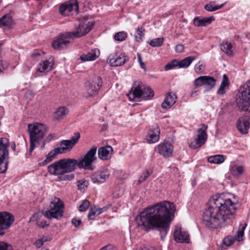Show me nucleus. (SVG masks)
<instances>
[{
  "label": "nucleus",
  "instance_id": "nucleus-1",
  "mask_svg": "<svg viewBox=\"0 0 250 250\" xmlns=\"http://www.w3.org/2000/svg\"><path fill=\"white\" fill-rule=\"evenodd\" d=\"M175 210L176 207L172 203L167 201L158 203L145 209L136 217L137 226L146 231L156 229L164 240L169 230Z\"/></svg>",
  "mask_w": 250,
  "mask_h": 250
},
{
  "label": "nucleus",
  "instance_id": "nucleus-2",
  "mask_svg": "<svg viewBox=\"0 0 250 250\" xmlns=\"http://www.w3.org/2000/svg\"><path fill=\"white\" fill-rule=\"evenodd\" d=\"M236 210V204L223 195L213 196L202 215V222L207 228L217 229L225 225L228 219L232 218Z\"/></svg>",
  "mask_w": 250,
  "mask_h": 250
},
{
  "label": "nucleus",
  "instance_id": "nucleus-3",
  "mask_svg": "<svg viewBox=\"0 0 250 250\" xmlns=\"http://www.w3.org/2000/svg\"><path fill=\"white\" fill-rule=\"evenodd\" d=\"M96 147L91 148L79 161L75 159H62L48 167V172L57 176L60 181H71L74 178L72 173L77 167L80 168L93 170L94 167L92 163L97 160Z\"/></svg>",
  "mask_w": 250,
  "mask_h": 250
},
{
  "label": "nucleus",
  "instance_id": "nucleus-4",
  "mask_svg": "<svg viewBox=\"0 0 250 250\" xmlns=\"http://www.w3.org/2000/svg\"><path fill=\"white\" fill-rule=\"evenodd\" d=\"M93 26V24L87 20L80 21L79 24L73 32H67L60 34L58 38L52 42V47L55 49H62L66 47L70 43L68 39L80 38L87 34Z\"/></svg>",
  "mask_w": 250,
  "mask_h": 250
},
{
  "label": "nucleus",
  "instance_id": "nucleus-5",
  "mask_svg": "<svg viewBox=\"0 0 250 250\" xmlns=\"http://www.w3.org/2000/svg\"><path fill=\"white\" fill-rule=\"evenodd\" d=\"M28 130L30 134V147L29 153L31 154L36 146L44 138L47 130L46 126L42 124L34 123L29 124Z\"/></svg>",
  "mask_w": 250,
  "mask_h": 250
},
{
  "label": "nucleus",
  "instance_id": "nucleus-6",
  "mask_svg": "<svg viewBox=\"0 0 250 250\" xmlns=\"http://www.w3.org/2000/svg\"><path fill=\"white\" fill-rule=\"evenodd\" d=\"M236 101L240 110L250 112V80L240 87Z\"/></svg>",
  "mask_w": 250,
  "mask_h": 250
},
{
  "label": "nucleus",
  "instance_id": "nucleus-7",
  "mask_svg": "<svg viewBox=\"0 0 250 250\" xmlns=\"http://www.w3.org/2000/svg\"><path fill=\"white\" fill-rule=\"evenodd\" d=\"M64 204L62 201L57 197H54L50 202L49 209L45 211L44 216L49 219H58L62 217Z\"/></svg>",
  "mask_w": 250,
  "mask_h": 250
},
{
  "label": "nucleus",
  "instance_id": "nucleus-8",
  "mask_svg": "<svg viewBox=\"0 0 250 250\" xmlns=\"http://www.w3.org/2000/svg\"><path fill=\"white\" fill-rule=\"evenodd\" d=\"M154 96V92L149 87H146L138 83H135L131 88L128 96L130 100L139 98L143 96L145 100L150 99Z\"/></svg>",
  "mask_w": 250,
  "mask_h": 250
},
{
  "label": "nucleus",
  "instance_id": "nucleus-9",
  "mask_svg": "<svg viewBox=\"0 0 250 250\" xmlns=\"http://www.w3.org/2000/svg\"><path fill=\"white\" fill-rule=\"evenodd\" d=\"M102 83V79L99 76H95L90 78L84 84V96L89 97L96 94L100 90Z\"/></svg>",
  "mask_w": 250,
  "mask_h": 250
},
{
  "label": "nucleus",
  "instance_id": "nucleus-10",
  "mask_svg": "<svg viewBox=\"0 0 250 250\" xmlns=\"http://www.w3.org/2000/svg\"><path fill=\"white\" fill-rule=\"evenodd\" d=\"M9 140L6 138H0V173H4L7 169Z\"/></svg>",
  "mask_w": 250,
  "mask_h": 250
},
{
  "label": "nucleus",
  "instance_id": "nucleus-11",
  "mask_svg": "<svg viewBox=\"0 0 250 250\" xmlns=\"http://www.w3.org/2000/svg\"><path fill=\"white\" fill-rule=\"evenodd\" d=\"M247 224H241L238 229L236 231L234 236L228 235L223 240V243L227 247L233 245L235 241L241 242L244 240V230L246 228Z\"/></svg>",
  "mask_w": 250,
  "mask_h": 250
},
{
  "label": "nucleus",
  "instance_id": "nucleus-12",
  "mask_svg": "<svg viewBox=\"0 0 250 250\" xmlns=\"http://www.w3.org/2000/svg\"><path fill=\"white\" fill-rule=\"evenodd\" d=\"M207 128L208 126L205 125H201V127L197 130L198 135L195 139V142L189 143V146L191 148L195 149L200 147L206 143L208 138V135L206 133Z\"/></svg>",
  "mask_w": 250,
  "mask_h": 250
},
{
  "label": "nucleus",
  "instance_id": "nucleus-13",
  "mask_svg": "<svg viewBox=\"0 0 250 250\" xmlns=\"http://www.w3.org/2000/svg\"><path fill=\"white\" fill-rule=\"evenodd\" d=\"M13 216L6 212H0V236L4 234V230L8 229L13 223Z\"/></svg>",
  "mask_w": 250,
  "mask_h": 250
},
{
  "label": "nucleus",
  "instance_id": "nucleus-14",
  "mask_svg": "<svg viewBox=\"0 0 250 250\" xmlns=\"http://www.w3.org/2000/svg\"><path fill=\"white\" fill-rule=\"evenodd\" d=\"M127 60V56L124 53H112L110 54L107 59V62L112 67L123 65Z\"/></svg>",
  "mask_w": 250,
  "mask_h": 250
},
{
  "label": "nucleus",
  "instance_id": "nucleus-15",
  "mask_svg": "<svg viewBox=\"0 0 250 250\" xmlns=\"http://www.w3.org/2000/svg\"><path fill=\"white\" fill-rule=\"evenodd\" d=\"M174 240L179 243H188L189 235L186 231L183 230L180 227H176L174 231Z\"/></svg>",
  "mask_w": 250,
  "mask_h": 250
},
{
  "label": "nucleus",
  "instance_id": "nucleus-16",
  "mask_svg": "<svg viewBox=\"0 0 250 250\" xmlns=\"http://www.w3.org/2000/svg\"><path fill=\"white\" fill-rule=\"evenodd\" d=\"M156 150L164 157H168L172 155L173 146L170 143L164 142L158 146Z\"/></svg>",
  "mask_w": 250,
  "mask_h": 250
},
{
  "label": "nucleus",
  "instance_id": "nucleus-17",
  "mask_svg": "<svg viewBox=\"0 0 250 250\" xmlns=\"http://www.w3.org/2000/svg\"><path fill=\"white\" fill-rule=\"evenodd\" d=\"M250 125V117L240 118L237 122V128L242 133H246Z\"/></svg>",
  "mask_w": 250,
  "mask_h": 250
},
{
  "label": "nucleus",
  "instance_id": "nucleus-18",
  "mask_svg": "<svg viewBox=\"0 0 250 250\" xmlns=\"http://www.w3.org/2000/svg\"><path fill=\"white\" fill-rule=\"evenodd\" d=\"M74 9L76 12L78 11V4L77 2H68L62 4L59 8V11L61 14L67 16Z\"/></svg>",
  "mask_w": 250,
  "mask_h": 250
},
{
  "label": "nucleus",
  "instance_id": "nucleus-19",
  "mask_svg": "<svg viewBox=\"0 0 250 250\" xmlns=\"http://www.w3.org/2000/svg\"><path fill=\"white\" fill-rule=\"evenodd\" d=\"M160 129L158 126H153L149 131L146 137V140L149 144L157 142L159 140Z\"/></svg>",
  "mask_w": 250,
  "mask_h": 250
},
{
  "label": "nucleus",
  "instance_id": "nucleus-20",
  "mask_svg": "<svg viewBox=\"0 0 250 250\" xmlns=\"http://www.w3.org/2000/svg\"><path fill=\"white\" fill-rule=\"evenodd\" d=\"M74 146L69 140H64L61 142L60 147L54 149L55 154H62L70 151Z\"/></svg>",
  "mask_w": 250,
  "mask_h": 250
},
{
  "label": "nucleus",
  "instance_id": "nucleus-21",
  "mask_svg": "<svg viewBox=\"0 0 250 250\" xmlns=\"http://www.w3.org/2000/svg\"><path fill=\"white\" fill-rule=\"evenodd\" d=\"M113 148L110 146H102L99 148L98 155L99 158L103 160H107L111 158Z\"/></svg>",
  "mask_w": 250,
  "mask_h": 250
},
{
  "label": "nucleus",
  "instance_id": "nucleus-22",
  "mask_svg": "<svg viewBox=\"0 0 250 250\" xmlns=\"http://www.w3.org/2000/svg\"><path fill=\"white\" fill-rule=\"evenodd\" d=\"M54 64V60L50 58L48 60L41 62L38 67L37 71L41 73H47L51 70Z\"/></svg>",
  "mask_w": 250,
  "mask_h": 250
},
{
  "label": "nucleus",
  "instance_id": "nucleus-23",
  "mask_svg": "<svg viewBox=\"0 0 250 250\" xmlns=\"http://www.w3.org/2000/svg\"><path fill=\"white\" fill-rule=\"evenodd\" d=\"M69 113L67 108L64 106H60L57 108L53 114L54 121L60 122L64 120Z\"/></svg>",
  "mask_w": 250,
  "mask_h": 250
},
{
  "label": "nucleus",
  "instance_id": "nucleus-24",
  "mask_svg": "<svg viewBox=\"0 0 250 250\" xmlns=\"http://www.w3.org/2000/svg\"><path fill=\"white\" fill-rule=\"evenodd\" d=\"M176 98L177 97L174 93H168L162 104V107L165 109L169 108L175 103Z\"/></svg>",
  "mask_w": 250,
  "mask_h": 250
},
{
  "label": "nucleus",
  "instance_id": "nucleus-25",
  "mask_svg": "<svg viewBox=\"0 0 250 250\" xmlns=\"http://www.w3.org/2000/svg\"><path fill=\"white\" fill-rule=\"evenodd\" d=\"M100 51L98 49L91 50L87 54H83L80 56V59L83 62L92 61L96 59L100 56Z\"/></svg>",
  "mask_w": 250,
  "mask_h": 250
},
{
  "label": "nucleus",
  "instance_id": "nucleus-26",
  "mask_svg": "<svg viewBox=\"0 0 250 250\" xmlns=\"http://www.w3.org/2000/svg\"><path fill=\"white\" fill-rule=\"evenodd\" d=\"M109 173L107 170L102 171L99 174L92 175L91 180L94 183L104 182L109 177Z\"/></svg>",
  "mask_w": 250,
  "mask_h": 250
},
{
  "label": "nucleus",
  "instance_id": "nucleus-27",
  "mask_svg": "<svg viewBox=\"0 0 250 250\" xmlns=\"http://www.w3.org/2000/svg\"><path fill=\"white\" fill-rule=\"evenodd\" d=\"M214 17L208 18H204L201 19L199 17L195 18L193 20V22L195 26H205L211 23L214 20Z\"/></svg>",
  "mask_w": 250,
  "mask_h": 250
},
{
  "label": "nucleus",
  "instance_id": "nucleus-28",
  "mask_svg": "<svg viewBox=\"0 0 250 250\" xmlns=\"http://www.w3.org/2000/svg\"><path fill=\"white\" fill-rule=\"evenodd\" d=\"M42 216V213L38 212L35 213L30 219L29 221H37V225L41 228H44L46 227L49 226L48 224H47L46 222L44 220L40 221V219Z\"/></svg>",
  "mask_w": 250,
  "mask_h": 250
},
{
  "label": "nucleus",
  "instance_id": "nucleus-29",
  "mask_svg": "<svg viewBox=\"0 0 250 250\" xmlns=\"http://www.w3.org/2000/svg\"><path fill=\"white\" fill-rule=\"evenodd\" d=\"M220 46L222 51L227 55L230 56L232 54L233 45L231 42L228 41H224L221 43Z\"/></svg>",
  "mask_w": 250,
  "mask_h": 250
},
{
  "label": "nucleus",
  "instance_id": "nucleus-30",
  "mask_svg": "<svg viewBox=\"0 0 250 250\" xmlns=\"http://www.w3.org/2000/svg\"><path fill=\"white\" fill-rule=\"evenodd\" d=\"M229 83L228 77L226 74L223 76V80L221 84L217 90V93L220 95L224 94L226 93L225 88L229 87Z\"/></svg>",
  "mask_w": 250,
  "mask_h": 250
},
{
  "label": "nucleus",
  "instance_id": "nucleus-31",
  "mask_svg": "<svg viewBox=\"0 0 250 250\" xmlns=\"http://www.w3.org/2000/svg\"><path fill=\"white\" fill-rule=\"evenodd\" d=\"M13 20L10 14H6L0 19V26L10 27L12 25Z\"/></svg>",
  "mask_w": 250,
  "mask_h": 250
},
{
  "label": "nucleus",
  "instance_id": "nucleus-32",
  "mask_svg": "<svg viewBox=\"0 0 250 250\" xmlns=\"http://www.w3.org/2000/svg\"><path fill=\"white\" fill-rule=\"evenodd\" d=\"M195 59L196 57L194 56L187 57L180 62H178V66L179 68H187Z\"/></svg>",
  "mask_w": 250,
  "mask_h": 250
},
{
  "label": "nucleus",
  "instance_id": "nucleus-33",
  "mask_svg": "<svg viewBox=\"0 0 250 250\" xmlns=\"http://www.w3.org/2000/svg\"><path fill=\"white\" fill-rule=\"evenodd\" d=\"M226 3L227 2H225L221 5L214 6L213 5H214L216 2L215 1H213L210 2L209 4L205 5V9L208 11L213 12L221 9L226 4Z\"/></svg>",
  "mask_w": 250,
  "mask_h": 250
},
{
  "label": "nucleus",
  "instance_id": "nucleus-34",
  "mask_svg": "<svg viewBox=\"0 0 250 250\" xmlns=\"http://www.w3.org/2000/svg\"><path fill=\"white\" fill-rule=\"evenodd\" d=\"M215 83L216 80L213 77L208 76H205V85H206L208 90L213 88Z\"/></svg>",
  "mask_w": 250,
  "mask_h": 250
},
{
  "label": "nucleus",
  "instance_id": "nucleus-35",
  "mask_svg": "<svg viewBox=\"0 0 250 250\" xmlns=\"http://www.w3.org/2000/svg\"><path fill=\"white\" fill-rule=\"evenodd\" d=\"M208 160L210 163L219 164L225 161V157L222 155H216L209 157Z\"/></svg>",
  "mask_w": 250,
  "mask_h": 250
},
{
  "label": "nucleus",
  "instance_id": "nucleus-36",
  "mask_svg": "<svg viewBox=\"0 0 250 250\" xmlns=\"http://www.w3.org/2000/svg\"><path fill=\"white\" fill-rule=\"evenodd\" d=\"M243 170L242 166L233 165L230 169V171L233 175L238 177L243 173Z\"/></svg>",
  "mask_w": 250,
  "mask_h": 250
},
{
  "label": "nucleus",
  "instance_id": "nucleus-37",
  "mask_svg": "<svg viewBox=\"0 0 250 250\" xmlns=\"http://www.w3.org/2000/svg\"><path fill=\"white\" fill-rule=\"evenodd\" d=\"M163 38H158L150 40L148 43L152 47H160L164 42Z\"/></svg>",
  "mask_w": 250,
  "mask_h": 250
},
{
  "label": "nucleus",
  "instance_id": "nucleus-38",
  "mask_svg": "<svg viewBox=\"0 0 250 250\" xmlns=\"http://www.w3.org/2000/svg\"><path fill=\"white\" fill-rule=\"evenodd\" d=\"M57 154H54V150L51 152H50L46 158L43 160L42 162H40L39 165L41 166H43L48 163L50 162L53 160L54 159V156L56 155Z\"/></svg>",
  "mask_w": 250,
  "mask_h": 250
},
{
  "label": "nucleus",
  "instance_id": "nucleus-39",
  "mask_svg": "<svg viewBox=\"0 0 250 250\" xmlns=\"http://www.w3.org/2000/svg\"><path fill=\"white\" fill-rule=\"evenodd\" d=\"M145 30L143 27L138 28L136 30V35H135V40L137 42H140L142 41L143 37L144 36V32Z\"/></svg>",
  "mask_w": 250,
  "mask_h": 250
},
{
  "label": "nucleus",
  "instance_id": "nucleus-40",
  "mask_svg": "<svg viewBox=\"0 0 250 250\" xmlns=\"http://www.w3.org/2000/svg\"><path fill=\"white\" fill-rule=\"evenodd\" d=\"M127 38V34L125 32H119L114 35V39L117 41H123Z\"/></svg>",
  "mask_w": 250,
  "mask_h": 250
},
{
  "label": "nucleus",
  "instance_id": "nucleus-41",
  "mask_svg": "<svg viewBox=\"0 0 250 250\" xmlns=\"http://www.w3.org/2000/svg\"><path fill=\"white\" fill-rule=\"evenodd\" d=\"M203 85H205V76H200L194 81V86L195 87H200Z\"/></svg>",
  "mask_w": 250,
  "mask_h": 250
},
{
  "label": "nucleus",
  "instance_id": "nucleus-42",
  "mask_svg": "<svg viewBox=\"0 0 250 250\" xmlns=\"http://www.w3.org/2000/svg\"><path fill=\"white\" fill-rule=\"evenodd\" d=\"M97 213L98 209L96 207L91 208L88 214L87 217L90 220H93L95 216L99 215Z\"/></svg>",
  "mask_w": 250,
  "mask_h": 250
},
{
  "label": "nucleus",
  "instance_id": "nucleus-43",
  "mask_svg": "<svg viewBox=\"0 0 250 250\" xmlns=\"http://www.w3.org/2000/svg\"><path fill=\"white\" fill-rule=\"evenodd\" d=\"M90 206V202L87 200L83 201L82 203L79 207V210L80 211H85Z\"/></svg>",
  "mask_w": 250,
  "mask_h": 250
},
{
  "label": "nucleus",
  "instance_id": "nucleus-44",
  "mask_svg": "<svg viewBox=\"0 0 250 250\" xmlns=\"http://www.w3.org/2000/svg\"><path fill=\"white\" fill-rule=\"evenodd\" d=\"M178 66V61L174 59L172 60L171 62L167 64L165 66V69L166 71L172 69L174 68L175 67Z\"/></svg>",
  "mask_w": 250,
  "mask_h": 250
},
{
  "label": "nucleus",
  "instance_id": "nucleus-45",
  "mask_svg": "<svg viewBox=\"0 0 250 250\" xmlns=\"http://www.w3.org/2000/svg\"><path fill=\"white\" fill-rule=\"evenodd\" d=\"M81 135L79 132H75L74 135L72 136L70 140H69L71 143L75 146L77 143L79 139L80 138Z\"/></svg>",
  "mask_w": 250,
  "mask_h": 250
},
{
  "label": "nucleus",
  "instance_id": "nucleus-46",
  "mask_svg": "<svg viewBox=\"0 0 250 250\" xmlns=\"http://www.w3.org/2000/svg\"><path fill=\"white\" fill-rule=\"evenodd\" d=\"M0 250H13L11 245L2 241H0Z\"/></svg>",
  "mask_w": 250,
  "mask_h": 250
},
{
  "label": "nucleus",
  "instance_id": "nucleus-47",
  "mask_svg": "<svg viewBox=\"0 0 250 250\" xmlns=\"http://www.w3.org/2000/svg\"><path fill=\"white\" fill-rule=\"evenodd\" d=\"M78 187L79 188H84V187H87L89 186V182L88 181L83 179L82 180H79L78 182Z\"/></svg>",
  "mask_w": 250,
  "mask_h": 250
},
{
  "label": "nucleus",
  "instance_id": "nucleus-48",
  "mask_svg": "<svg viewBox=\"0 0 250 250\" xmlns=\"http://www.w3.org/2000/svg\"><path fill=\"white\" fill-rule=\"evenodd\" d=\"M204 67L205 66L203 65L202 62H199L195 65L194 69L196 72H199L204 70Z\"/></svg>",
  "mask_w": 250,
  "mask_h": 250
},
{
  "label": "nucleus",
  "instance_id": "nucleus-49",
  "mask_svg": "<svg viewBox=\"0 0 250 250\" xmlns=\"http://www.w3.org/2000/svg\"><path fill=\"white\" fill-rule=\"evenodd\" d=\"M137 57H138V62H139V63L140 65V66L142 68H143V69H144L145 71L146 70V65L145 64V63L142 61V57H141V56L140 54H137Z\"/></svg>",
  "mask_w": 250,
  "mask_h": 250
},
{
  "label": "nucleus",
  "instance_id": "nucleus-50",
  "mask_svg": "<svg viewBox=\"0 0 250 250\" xmlns=\"http://www.w3.org/2000/svg\"><path fill=\"white\" fill-rule=\"evenodd\" d=\"M152 170L151 169H147L144 171L142 175L146 180L152 174Z\"/></svg>",
  "mask_w": 250,
  "mask_h": 250
},
{
  "label": "nucleus",
  "instance_id": "nucleus-51",
  "mask_svg": "<svg viewBox=\"0 0 250 250\" xmlns=\"http://www.w3.org/2000/svg\"><path fill=\"white\" fill-rule=\"evenodd\" d=\"M45 241H46V240H43V239H39V240H37L35 242L34 245L37 248H40L41 247H42L43 246L44 242Z\"/></svg>",
  "mask_w": 250,
  "mask_h": 250
},
{
  "label": "nucleus",
  "instance_id": "nucleus-52",
  "mask_svg": "<svg viewBox=\"0 0 250 250\" xmlns=\"http://www.w3.org/2000/svg\"><path fill=\"white\" fill-rule=\"evenodd\" d=\"M184 47L182 44H178L175 46V51L178 53H181L184 51Z\"/></svg>",
  "mask_w": 250,
  "mask_h": 250
},
{
  "label": "nucleus",
  "instance_id": "nucleus-53",
  "mask_svg": "<svg viewBox=\"0 0 250 250\" xmlns=\"http://www.w3.org/2000/svg\"><path fill=\"white\" fill-rule=\"evenodd\" d=\"M108 208H109V207H107V206L104 207L102 208H97V209H98V213H97V214L100 215L102 212H103L105 211V210H106Z\"/></svg>",
  "mask_w": 250,
  "mask_h": 250
},
{
  "label": "nucleus",
  "instance_id": "nucleus-54",
  "mask_svg": "<svg viewBox=\"0 0 250 250\" xmlns=\"http://www.w3.org/2000/svg\"><path fill=\"white\" fill-rule=\"evenodd\" d=\"M72 223L76 227H78L81 224V221L80 220L73 219L72 220Z\"/></svg>",
  "mask_w": 250,
  "mask_h": 250
},
{
  "label": "nucleus",
  "instance_id": "nucleus-55",
  "mask_svg": "<svg viewBox=\"0 0 250 250\" xmlns=\"http://www.w3.org/2000/svg\"><path fill=\"white\" fill-rule=\"evenodd\" d=\"M145 180H146V179H145L143 176H141L139 179L138 180V183H137V186H139L141 183H142L143 181H144Z\"/></svg>",
  "mask_w": 250,
  "mask_h": 250
},
{
  "label": "nucleus",
  "instance_id": "nucleus-56",
  "mask_svg": "<svg viewBox=\"0 0 250 250\" xmlns=\"http://www.w3.org/2000/svg\"><path fill=\"white\" fill-rule=\"evenodd\" d=\"M145 180H146V179H145L143 176H141L139 179L138 180V183H137V186H139L141 183H142L143 181H144Z\"/></svg>",
  "mask_w": 250,
  "mask_h": 250
},
{
  "label": "nucleus",
  "instance_id": "nucleus-57",
  "mask_svg": "<svg viewBox=\"0 0 250 250\" xmlns=\"http://www.w3.org/2000/svg\"><path fill=\"white\" fill-rule=\"evenodd\" d=\"M108 247H109V246H106L105 247H104L100 250H107V248Z\"/></svg>",
  "mask_w": 250,
  "mask_h": 250
},
{
  "label": "nucleus",
  "instance_id": "nucleus-58",
  "mask_svg": "<svg viewBox=\"0 0 250 250\" xmlns=\"http://www.w3.org/2000/svg\"><path fill=\"white\" fill-rule=\"evenodd\" d=\"M53 136L52 135H50L48 136V137L45 139V141H46L47 139H48L49 140H50L52 138Z\"/></svg>",
  "mask_w": 250,
  "mask_h": 250
},
{
  "label": "nucleus",
  "instance_id": "nucleus-59",
  "mask_svg": "<svg viewBox=\"0 0 250 250\" xmlns=\"http://www.w3.org/2000/svg\"><path fill=\"white\" fill-rule=\"evenodd\" d=\"M40 54L39 53H34L32 54V56H38Z\"/></svg>",
  "mask_w": 250,
  "mask_h": 250
},
{
  "label": "nucleus",
  "instance_id": "nucleus-60",
  "mask_svg": "<svg viewBox=\"0 0 250 250\" xmlns=\"http://www.w3.org/2000/svg\"><path fill=\"white\" fill-rule=\"evenodd\" d=\"M146 91H147L146 92V95H149V91L147 89H146Z\"/></svg>",
  "mask_w": 250,
  "mask_h": 250
},
{
  "label": "nucleus",
  "instance_id": "nucleus-61",
  "mask_svg": "<svg viewBox=\"0 0 250 250\" xmlns=\"http://www.w3.org/2000/svg\"><path fill=\"white\" fill-rule=\"evenodd\" d=\"M195 93H196V92H192L191 94V96H193L194 95V94Z\"/></svg>",
  "mask_w": 250,
  "mask_h": 250
},
{
  "label": "nucleus",
  "instance_id": "nucleus-62",
  "mask_svg": "<svg viewBox=\"0 0 250 250\" xmlns=\"http://www.w3.org/2000/svg\"><path fill=\"white\" fill-rule=\"evenodd\" d=\"M44 143H43L42 144V148H44Z\"/></svg>",
  "mask_w": 250,
  "mask_h": 250
},
{
  "label": "nucleus",
  "instance_id": "nucleus-63",
  "mask_svg": "<svg viewBox=\"0 0 250 250\" xmlns=\"http://www.w3.org/2000/svg\"><path fill=\"white\" fill-rule=\"evenodd\" d=\"M41 250H48L47 249H42Z\"/></svg>",
  "mask_w": 250,
  "mask_h": 250
}]
</instances>
